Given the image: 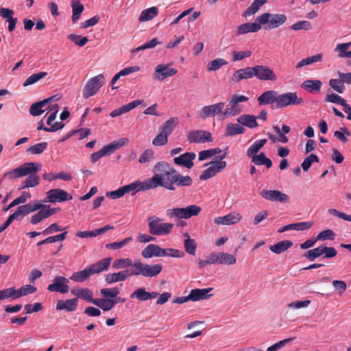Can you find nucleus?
I'll return each instance as SVG.
<instances>
[{
	"label": "nucleus",
	"mask_w": 351,
	"mask_h": 351,
	"mask_svg": "<svg viewBox=\"0 0 351 351\" xmlns=\"http://www.w3.org/2000/svg\"><path fill=\"white\" fill-rule=\"evenodd\" d=\"M154 175L150 178L152 189L161 186L175 191L176 187L190 186L193 184L191 176L180 174L166 161L157 162L154 167Z\"/></svg>",
	"instance_id": "f257e3e1"
},
{
	"label": "nucleus",
	"mask_w": 351,
	"mask_h": 351,
	"mask_svg": "<svg viewBox=\"0 0 351 351\" xmlns=\"http://www.w3.org/2000/svg\"><path fill=\"white\" fill-rule=\"evenodd\" d=\"M259 106L270 105L272 109H282L289 106H298L304 102L297 92H287L280 94L276 90H269L263 92L258 98Z\"/></svg>",
	"instance_id": "f03ea898"
},
{
	"label": "nucleus",
	"mask_w": 351,
	"mask_h": 351,
	"mask_svg": "<svg viewBox=\"0 0 351 351\" xmlns=\"http://www.w3.org/2000/svg\"><path fill=\"white\" fill-rule=\"evenodd\" d=\"M40 169V165L38 163L33 162H25L17 168L5 173L3 178H8L10 180H14L28 176L23 181L21 189L34 187L39 183V176L36 175V173Z\"/></svg>",
	"instance_id": "7ed1b4c3"
},
{
	"label": "nucleus",
	"mask_w": 351,
	"mask_h": 351,
	"mask_svg": "<svg viewBox=\"0 0 351 351\" xmlns=\"http://www.w3.org/2000/svg\"><path fill=\"white\" fill-rule=\"evenodd\" d=\"M162 270V265L160 263L149 265L143 263L140 260L134 261L132 274L135 276H141L145 278L156 277Z\"/></svg>",
	"instance_id": "20e7f679"
},
{
	"label": "nucleus",
	"mask_w": 351,
	"mask_h": 351,
	"mask_svg": "<svg viewBox=\"0 0 351 351\" xmlns=\"http://www.w3.org/2000/svg\"><path fill=\"white\" fill-rule=\"evenodd\" d=\"M162 219L152 216L147 219L149 232L152 235L162 236L169 234L173 230V224L163 223Z\"/></svg>",
	"instance_id": "39448f33"
},
{
	"label": "nucleus",
	"mask_w": 351,
	"mask_h": 351,
	"mask_svg": "<svg viewBox=\"0 0 351 351\" xmlns=\"http://www.w3.org/2000/svg\"><path fill=\"white\" fill-rule=\"evenodd\" d=\"M202 210L201 207L197 205H190L185 208H173L167 210V215L172 218L189 219L194 216H197Z\"/></svg>",
	"instance_id": "423d86ee"
},
{
	"label": "nucleus",
	"mask_w": 351,
	"mask_h": 351,
	"mask_svg": "<svg viewBox=\"0 0 351 351\" xmlns=\"http://www.w3.org/2000/svg\"><path fill=\"white\" fill-rule=\"evenodd\" d=\"M226 158V155H223L218 160H215L205 165L208 166L205 170H204L199 176L201 180H206L209 178L214 177L217 173L221 172L226 167L227 163L223 160Z\"/></svg>",
	"instance_id": "0eeeda50"
},
{
	"label": "nucleus",
	"mask_w": 351,
	"mask_h": 351,
	"mask_svg": "<svg viewBox=\"0 0 351 351\" xmlns=\"http://www.w3.org/2000/svg\"><path fill=\"white\" fill-rule=\"evenodd\" d=\"M128 140L126 138H121L118 141H114L111 143L103 147L99 151L94 152L90 156V160L92 162H96L99 158L105 156H109L121 147H123Z\"/></svg>",
	"instance_id": "6e6552de"
},
{
	"label": "nucleus",
	"mask_w": 351,
	"mask_h": 351,
	"mask_svg": "<svg viewBox=\"0 0 351 351\" xmlns=\"http://www.w3.org/2000/svg\"><path fill=\"white\" fill-rule=\"evenodd\" d=\"M105 77L103 74H99L90 78L86 84L83 89V97L88 99L94 95L98 90L104 84Z\"/></svg>",
	"instance_id": "1a4fd4ad"
},
{
	"label": "nucleus",
	"mask_w": 351,
	"mask_h": 351,
	"mask_svg": "<svg viewBox=\"0 0 351 351\" xmlns=\"http://www.w3.org/2000/svg\"><path fill=\"white\" fill-rule=\"evenodd\" d=\"M47 195L43 199L44 202H62L73 198L72 195L66 191L60 189H51L47 193Z\"/></svg>",
	"instance_id": "9d476101"
},
{
	"label": "nucleus",
	"mask_w": 351,
	"mask_h": 351,
	"mask_svg": "<svg viewBox=\"0 0 351 351\" xmlns=\"http://www.w3.org/2000/svg\"><path fill=\"white\" fill-rule=\"evenodd\" d=\"M186 138L190 143H204L213 141L210 132L205 130H191L187 133Z\"/></svg>",
	"instance_id": "9b49d317"
},
{
	"label": "nucleus",
	"mask_w": 351,
	"mask_h": 351,
	"mask_svg": "<svg viewBox=\"0 0 351 351\" xmlns=\"http://www.w3.org/2000/svg\"><path fill=\"white\" fill-rule=\"evenodd\" d=\"M254 77H256L259 80H277V75L269 66L265 65H256L254 66Z\"/></svg>",
	"instance_id": "f8f14e48"
},
{
	"label": "nucleus",
	"mask_w": 351,
	"mask_h": 351,
	"mask_svg": "<svg viewBox=\"0 0 351 351\" xmlns=\"http://www.w3.org/2000/svg\"><path fill=\"white\" fill-rule=\"evenodd\" d=\"M125 194L131 193L136 194L140 191H147L152 189L150 178L146 179L143 182L139 180L135 181L129 184L122 186Z\"/></svg>",
	"instance_id": "ddd939ff"
},
{
	"label": "nucleus",
	"mask_w": 351,
	"mask_h": 351,
	"mask_svg": "<svg viewBox=\"0 0 351 351\" xmlns=\"http://www.w3.org/2000/svg\"><path fill=\"white\" fill-rule=\"evenodd\" d=\"M69 282V279L64 276H56L53 282L48 286L47 289L51 292L66 293L69 291V287L67 285Z\"/></svg>",
	"instance_id": "4468645a"
},
{
	"label": "nucleus",
	"mask_w": 351,
	"mask_h": 351,
	"mask_svg": "<svg viewBox=\"0 0 351 351\" xmlns=\"http://www.w3.org/2000/svg\"><path fill=\"white\" fill-rule=\"evenodd\" d=\"M178 73V70L170 68L169 64H158L155 68L154 79L158 81H162L165 79L171 77Z\"/></svg>",
	"instance_id": "2eb2a0df"
},
{
	"label": "nucleus",
	"mask_w": 351,
	"mask_h": 351,
	"mask_svg": "<svg viewBox=\"0 0 351 351\" xmlns=\"http://www.w3.org/2000/svg\"><path fill=\"white\" fill-rule=\"evenodd\" d=\"M225 104L223 102H219L215 104L205 106L202 108L199 116L202 119L214 117L217 114L223 113L222 110L224 108Z\"/></svg>",
	"instance_id": "dca6fc26"
},
{
	"label": "nucleus",
	"mask_w": 351,
	"mask_h": 351,
	"mask_svg": "<svg viewBox=\"0 0 351 351\" xmlns=\"http://www.w3.org/2000/svg\"><path fill=\"white\" fill-rule=\"evenodd\" d=\"M261 195L265 199L271 202L287 203L289 200V196L278 190H263Z\"/></svg>",
	"instance_id": "f3484780"
},
{
	"label": "nucleus",
	"mask_w": 351,
	"mask_h": 351,
	"mask_svg": "<svg viewBox=\"0 0 351 351\" xmlns=\"http://www.w3.org/2000/svg\"><path fill=\"white\" fill-rule=\"evenodd\" d=\"M165 249L156 244H149L143 250L141 255L145 258L155 257H162L165 255Z\"/></svg>",
	"instance_id": "a211bd4d"
},
{
	"label": "nucleus",
	"mask_w": 351,
	"mask_h": 351,
	"mask_svg": "<svg viewBox=\"0 0 351 351\" xmlns=\"http://www.w3.org/2000/svg\"><path fill=\"white\" fill-rule=\"evenodd\" d=\"M196 154L193 152H186L173 158V162L179 166L191 169L193 167V160L195 158Z\"/></svg>",
	"instance_id": "6ab92c4d"
},
{
	"label": "nucleus",
	"mask_w": 351,
	"mask_h": 351,
	"mask_svg": "<svg viewBox=\"0 0 351 351\" xmlns=\"http://www.w3.org/2000/svg\"><path fill=\"white\" fill-rule=\"evenodd\" d=\"M242 218L241 214L233 212L223 217H219L215 219L214 222L216 224L233 225L237 223Z\"/></svg>",
	"instance_id": "aec40b11"
},
{
	"label": "nucleus",
	"mask_w": 351,
	"mask_h": 351,
	"mask_svg": "<svg viewBox=\"0 0 351 351\" xmlns=\"http://www.w3.org/2000/svg\"><path fill=\"white\" fill-rule=\"evenodd\" d=\"M131 276H133V274H132V269H124L117 273L107 274L105 280L108 284H112L119 281H124Z\"/></svg>",
	"instance_id": "412c9836"
},
{
	"label": "nucleus",
	"mask_w": 351,
	"mask_h": 351,
	"mask_svg": "<svg viewBox=\"0 0 351 351\" xmlns=\"http://www.w3.org/2000/svg\"><path fill=\"white\" fill-rule=\"evenodd\" d=\"M254 66H248L240 69L235 71L232 76L231 80L234 82H239L243 80L250 79L254 77Z\"/></svg>",
	"instance_id": "4be33fe9"
},
{
	"label": "nucleus",
	"mask_w": 351,
	"mask_h": 351,
	"mask_svg": "<svg viewBox=\"0 0 351 351\" xmlns=\"http://www.w3.org/2000/svg\"><path fill=\"white\" fill-rule=\"evenodd\" d=\"M111 261L112 258L110 257L105 258L89 265L88 268L90 270L92 275L106 271L110 265Z\"/></svg>",
	"instance_id": "5701e85b"
},
{
	"label": "nucleus",
	"mask_w": 351,
	"mask_h": 351,
	"mask_svg": "<svg viewBox=\"0 0 351 351\" xmlns=\"http://www.w3.org/2000/svg\"><path fill=\"white\" fill-rule=\"evenodd\" d=\"M158 295V293L156 291L148 292L145 288H139L130 295V298L132 299L136 298L140 301H146L156 298Z\"/></svg>",
	"instance_id": "b1692460"
},
{
	"label": "nucleus",
	"mask_w": 351,
	"mask_h": 351,
	"mask_svg": "<svg viewBox=\"0 0 351 351\" xmlns=\"http://www.w3.org/2000/svg\"><path fill=\"white\" fill-rule=\"evenodd\" d=\"M71 293L77 298H80L92 304L93 301L95 300V299L93 298V291L88 288L73 289Z\"/></svg>",
	"instance_id": "393cba45"
},
{
	"label": "nucleus",
	"mask_w": 351,
	"mask_h": 351,
	"mask_svg": "<svg viewBox=\"0 0 351 351\" xmlns=\"http://www.w3.org/2000/svg\"><path fill=\"white\" fill-rule=\"evenodd\" d=\"M322 83L319 80H306L301 84V88L308 93H319Z\"/></svg>",
	"instance_id": "a878e982"
},
{
	"label": "nucleus",
	"mask_w": 351,
	"mask_h": 351,
	"mask_svg": "<svg viewBox=\"0 0 351 351\" xmlns=\"http://www.w3.org/2000/svg\"><path fill=\"white\" fill-rule=\"evenodd\" d=\"M55 97L56 96H52L41 101L34 103L29 108V113L34 117L40 115L45 111V110H40V108H43L45 106L52 101Z\"/></svg>",
	"instance_id": "bb28decb"
},
{
	"label": "nucleus",
	"mask_w": 351,
	"mask_h": 351,
	"mask_svg": "<svg viewBox=\"0 0 351 351\" xmlns=\"http://www.w3.org/2000/svg\"><path fill=\"white\" fill-rule=\"evenodd\" d=\"M211 290H213V288L192 289L189 293L191 301L195 302L209 298L211 296V294H209Z\"/></svg>",
	"instance_id": "cd10ccee"
},
{
	"label": "nucleus",
	"mask_w": 351,
	"mask_h": 351,
	"mask_svg": "<svg viewBox=\"0 0 351 351\" xmlns=\"http://www.w3.org/2000/svg\"><path fill=\"white\" fill-rule=\"evenodd\" d=\"M77 306V299L73 298L66 300H58L56 304V310H66L67 311H74Z\"/></svg>",
	"instance_id": "c85d7f7f"
},
{
	"label": "nucleus",
	"mask_w": 351,
	"mask_h": 351,
	"mask_svg": "<svg viewBox=\"0 0 351 351\" xmlns=\"http://www.w3.org/2000/svg\"><path fill=\"white\" fill-rule=\"evenodd\" d=\"M261 29V25L256 23H246L239 25L237 29L238 36L250 32H256Z\"/></svg>",
	"instance_id": "c756f323"
},
{
	"label": "nucleus",
	"mask_w": 351,
	"mask_h": 351,
	"mask_svg": "<svg viewBox=\"0 0 351 351\" xmlns=\"http://www.w3.org/2000/svg\"><path fill=\"white\" fill-rule=\"evenodd\" d=\"M237 121L241 125L249 128H254L258 125L256 121V117L251 114H242L237 118Z\"/></svg>",
	"instance_id": "7c9ffc66"
},
{
	"label": "nucleus",
	"mask_w": 351,
	"mask_h": 351,
	"mask_svg": "<svg viewBox=\"0 0 351 351\" xmlns=\"http://www.w3.org/2000/svg\"><path fill=\"white\" fill-rule=\"evenodd\" d=\"M242 112L241 108L239 104L234 103L232 99L228 101L227 108L223 112L222 115L223 117H234Z\"/></svg>",
	"instance_id": "2f4dec72"
},
{
	"label": "nucleus",
	"mask_w": 351,
	"mask_h": 351,
	"mask_svg": "<svg viewBox=\"0 0 351 351\" xmlns=\"http://www.w3.org/2000/svg\"><path fill=\"white\" fill-rule=\"evenodd\" d=\"M293 245V242L289 240H284L278 242L276 244L269 246V250L276 254H281Z\"/></svg>",
	"instance_id": "473e14b6"
},
{
	"label": "nucleus",
	"mask_w": 351,
	"mask_h": 351,
	"mask_svg": "<svg viewBox=\"0 0 351 351\" xmlns=\"http://www.w3.org/2000/svg\"><path fill=\"white\" fill-rule=\"evenodd\" d=\"M91 276L90 270L87 267L82 271L74 272L69 278L75 282H82L88 280Z\"/></svg>",
	"instance_id": "72a5a7b5"
},
{
	"label": "nucleus",
	"mask_w": 351,
	"mask_h": 351,
	"mask_svg": "<svg viewBox=\"0 0 351 351\" xmlns=\"http://www.w3.org/2000/svg\"><path fill=\"white\" fill-rule=\"evenodd\" d=\"M245 128L238 123H228L226 128V136H232L237 134H243Z\"/></svg>",
	"instance_id": "f704fd0d"
},
{
	"label": "nucleus",
	"mask_w": 351,
	"mask_h": 351,
	"mask_svg": "<svg viewBox=\"0 0 351 351\" xmlns=\"http://www.w3.org/2000/svg\"><path fill=\"white\" fill-rule=\"evenodd\" d=\"M267 3V0H254L243 13V16L247 17L256 14L260 8Z\"/></svg>",
	"instance_id": "c9c22d12"
},
{
	"label": "nucleus",
	"mask_w": 351,
	"mask_h": 351,
	"mask_svg": "<svg viewBox=\"0 0 351 351\" xmlns=\"http://www.w3.org/2000/svg\"><path fill=\"white\" fill-rule=\"evenodd\" d=\"M71 7L73 12L72 21L75 23L79 20L80 14L84 11V5L80 3V0H72Z\"/></svg>",
	"instance_id": "e433bc0d"
},
{
	"label": "nucleus",
	"mask_w": 351,
	"mask_h": 351,
	"mask_svg": "<svg viewBox=\"0 0 351 351\" xmlns=\"http://www.w3.org/2000/svg\"><path fill=\"white\" fill-rule=\"evenodd\" d=\"M252 158V162L256 165H265L267 169H269L272 166L271 160L267 158L263 152H261L258 155H256Z\"/></svg>",
	"instance_id": "4c0bfd02"
},
{
	"label": "nucleus",
	"mask_w": 351,
	"mask_h": 351,
	"mask_svg": "<svg viewBox=\"0 0 351 351\" xmlns=\"http://www.w3.org/2000/svg\"><path fill=\"white\" fill-rule=\"evenodd\" d=\"M178 119L173 117L167 120L160 128V132L169 136L178 124Z\"/></svg>",
	"instance_id": "58836bf2"
},
{
	"label": "nucleus",
	"mask_w": 351,
	"mask_h": 351,
	"mask_svg": "<svg viewBox=\"0 0 351 351\" xmlns=\"http://www.w3.org/2000/svg\"><path fill=\"white\" fill-rule=\"evenodd\" d=\"M93 304L101 308L104 311H110L114 307V302L110 298L95 299V301H93Z\"/></svg>",
	"instance_id": "ea45409f"
},
{
	"label": "nucleus",
	"mask_w": 351,
	"mask_h": 351,
	"mask_svg": "<svg viewBox=\"0 0 351 351\" xmlns=\"http://www.w3.org/2000/svg\"><path fill=\"white\" fill-rule=\"evenodd\" d=\"M158 13L156 7H152L142 11L138 20L140 21H147L153 19Z\"/></svg>",
	"instance_id": "a19ab883"
},
{
	"label": "nucleus",
	"mask_w": 351,
	"mask_h": 351,
	"mask_svg": "<svg viewBox=\"0 0 351 351\" xmlns=\"http://www.w3.org/2000/svg\"><path fill=\"white\" fill-rule=\"evenodd\" d=\"M266 139L256 141L247 150V156L252 158L256 155L258 151L265 145Z\"/></svg>",
	"instance_id": "79ce46f5"
},
{
	"label": "nucleus",
	"mask_w": 351,
	"mask_h": 351,
	"mask_svg": "<svg viewBox=\"0 0 351 351\" xmlns=\"http://www.w3.org/2000/svg\"><path fill=\"white\" fill-rule=\"evenodd\" d=\"M287 21V16L282 14H271L269 27L274 29L284 24Z\"/></svg>",
	"instance_id": "37998d69"
},
{
	"label": "nucleus",
	"mask_w": 351,
	"mask_h": 351,
	"mask_svg": "<svg viewBox=\"0 0 351 351\" xmlns=\"http://www.w3.org/2000/svg\"><path fill=\"white\" fill-rule=\"evenodd\" d=\"M322 53H317L315 56L307 57L298 62L295 67L296 69H300L304 66L319 62L322 60Z\"/></svg>",
	"instance_id": "c03bdc74"
},
{
	"label": "nucleus",
	"mask_w": 351,
	"mask_h": 351,
	"mask_svg": "<svg viewBox=\"0 0 351 351\" xmlns=\"http://www.w3.org/2000/svg\"><path fill=\"white\" fill-rule=\"evenodd\" d=\"M47 147L48 143L47 142H41L29 147L26 152L29 154L38 155L43 153Z\"/></svg>",
	"instance_id": "a18cd8bd"
},
{
	"label": "nucleus",
	"mask_w": 351,
	"mask_h": 351,
	"mask_svg": "<svg viewBox=\"0 0 351 351\" xmlns=\"http://www.w3.org/2000/svg\"><path fill=\"white\" fill-rule=\"evenodd\" d=\"M134 262L129 258H119L114 261L112 267L114 269H125L129 267H132Z\"/></svg>",
	"instance_id": "49530a36"
},
{
	"label": "nucleus",
	"mask_w": 351,
	"mask_h": 351,
	"mask_svg": "<svg viewBox=\"0 0 351 351\" xmlns=\"http://www.w3.org/2000/svg\"><path fill=\"white\" fill-rule=\"evenodd\" d=\"M36 290L37 289L35 287L31 285H26L21 287L19 289H15V298H19L30 293H33L36 292Z\"/></svg>",
	"instance_id": "de8ad7c7"
},
{
	"label": "nucleus",
	"mask_w": 351,
	"mask_h": 351,
	"mask_svg": "<svg viewBox=\"0 0 351 351\" xmlns=\"http://www.w3.org/2000/svg\"><path fill=\"white\" fill-rule=\"evenodd\" d=\"M221 152V149L220 148H214L206 150L201 151L199 153V160L202 161L213 157L215 155L219 154Z\"/></svg>",
	"instance_id": "09e8293b"
},
{
	"label": "nucleus",
	"mask_w": 351,
	"mask_h": 351,
	"mask_svg": "<svg viewBox=\"0 0 351 351\" xmlns=\"http://www.w3.org/2000/svg\"><path fill=\"white\" fill-rule=\"evenodd\" d=\"M226 64H228V62L226 60L219 58L210 62L207 65V69L209 71H215Z\"/></svg>",
	"instance_id": "8fccbe9b"
},
{
	"label": "nucleus",
	"mask_w": 351,
	"mask_h": 351,
	"mask_svg": "<svg viewBox=\"0 0 351 351\" xmlns=\"http://www.w3.org/2000/svg\"><path fill=\"white\" fill-rule=\"evenodd\" d=\"M322 255H323L322 245H320L316 248L309 250L304 254V256L309 261H313Z\"/></svg>",
	"instance_id": "3c124183"
},
{
	"label": "nucleus",
	"mask_w": 351,
	"mask_h": 351,
	"mask_svg": "<svg viewBox=\"0 0 351 351\" xmlns=\"http://www.w3.org/2000/svg\"><path fill=\"white\" fill-rule=\"evenodd\" d=\"M219 263L220 265H233L236 263L237 258L234 256L226 253L219 252Z\"/></svg>",
	"instance_id": "603ef678"
},
{
	"label": "nucleus",
	"mask_w": 351,
	"mask_h": 351,
	"mask_svg": "<svg viewBox=\"0 0 351 351\" xmlns=\"http://www.w3.org/2000/svg\"><path fill=\"white\" fill-rule=\"evenodd\" d=\"M132 241V237H129L124 239H123L121 241L119 242H113L110 243L106 244L105 247L107 249H111V250H118L123 247L125 245H126L128 243L131 242Z\"/></svg>",
	"instance_id": "864d4df0"
},
{
	"label": "nucleus",
	"mask_w": 351,
	"mask_h": 351,
	"mask_svg": "<svg viewBox=\"0 0 351 351\" xmlns=\"http://www.w3.org/2000/svg\"><path fill=\"white\" fill-rule=\"evenodd\" d=\"M143 102H144L143 100H140V99L134 100L126 105H123L121 108H118V110L120 112L121 114H123L129 112L130 110L135 108L138 106L143 104Z\"/></svg>",
	"instance_id": "5fc2aeb1"
},
{
	"label": "nucleus",
	"mask_w": 351,
	"mask_h": 351,
	"mask_svg": "<svg viewBox=\"0 0 351 351\" xmlns=\"http://www.w3.org/2000/svg\"><path fill=\"white\" fill-rule=\"evenodd\" d=\"M319 162L318 156L312 154L303 160V162L301 164V167L304 171H307L310 169L313 162Z\"/></svg>",
	"instance_id": "6e6d98bb"
},
{
	"label": "nucleus",
	"mask_w": 351,
	"mask_h": 351,
	"mask_svg": "<svg viewBox=\"0 0 351 351\" xmlns=\"http://www.w3.org/2000/svg\"><path fill=\"white\" fill-rule=\"evenodd\" d=\"M47 75L46 72H39L30 75L23 83L24 86L32 85Z\"/></svg>",
	"instance_id": "4d7b16f0"
},
{
	"label": "nucleus",
	"mask_w": 351,
	"mask_h": 351,
	"mask_svg": "<svg viewBox=\"0 0 351 351\" xmlns=\"http://www.w3.org/2000/svg\"><path fill=\"white\" fill-rule=\"evenodd\" d=\"M290 229L302 231L309 229L313 225V221H303L294 223H290Z\"/></svg>",
	"instance_id": "13d9d810"
},
{
	"label": "nucleus",
	"mask_w": 351,
	"mask_h": 351,
	"mask_svg": "<svg viewBox=\"0 0 351 351\" xmlns=\"http://www.w3.org/2000/svg\"><path fill=\"white\" fill-rule=\"evenodd\" d=\"M329 86L339 93H343L346 87L341 81V79H331L329 80Z\"/></svg>",
	"instance_id": "bf43d9fd"
},
{
	"label": "nucleus",
	"mask_w": 351,
	"mask_h": 351,
	"mask_svg": "<svg viewBox=\"0 0 351 351\" xmlns=\"http://www.w3.org/2000/svg\"><path fill=\"white\" fill-rule=\"evenodd\" d=\"M100 292L103 297L113 299L114 298H117V296L119 294L120 291L118 287H113L101 289Z\"/></svg>",
	"instance_id": "052dcab7"
},
{
	"label": "nucleus",
	"mask_w": 351,
	"mask_h": 351,
	"mask_svg": "<svg viewBox=\"0 0 351 351\" xmlns=\"http://www.w3.org/2000/svg\"><path fill=\"white\" fill-rule=\"evenodd\" d=\"M325 101L327 102L337 104L342 106L346 103V101L343 98L335 93L327 94Z\"/></svg>",
	"instance_id": "680f3d73"
},
{
	"label": "nucleus",
	"mask_w": 351,
	"mask_h": 351,
	"mask_svg": "<svg viewBox=\"0 0 351 351\" xmlns=\"http://www.w3.org/2000/svg\"><path fill=\"white\" fill-rule=\"evenodd\" d=\"M154 157V152L152 149H147L139 157L138 162L141 164L149 162L150 161L152 160Z\"/></svg>",
	"instance_id": "e2e57ef3"
},
{
	"label": "nucleus",
	"mask_w": 351,
	"mask_h": 351,
	"mask_svg": "<svg viewBox=\"0 0 351 351\" xmlns=\"http://www.w3.org/2000/svg\"><path fill=\"white\" fill-rule=\"evenodd\" d=\"M184 245L185 251L188 254H189L191 255L195 254V250L197 248V244L194 239H192L190 238L185 239L184 242Z\"/></svg>",
	"instance_id": "0e129e2a"
},
{
	"label": "nucleus",
	"mask_w": 351,
	"mask_h": 351,
	"mask_svg": "<svg viewBox=\"0 0 351 351\" xmlns=\"http://www.w3.org/2000/svg\"><path fill=\"white\" fill-rule=\"evenodd\" d=\"M335 238V232L330 230H325L322 232H320L317 236V239L318 241H325V240H334Z\"/></svg>",
	"instance_id": "69168bd1"
},
{
	"label": "nucleus",
	"mask_w": 351,
	"mask_h": 351,
	"mask_svg": "<svg viewBox=\"0 0 351 351\" xmlns=\"http://www.w3.org/2000/svg\"><path fill=\"white\" fill-rule=\"evenodd\" d=\"M351 133L346 127H341L340 130H337L334 133V136L337 138L342 143H346L348 138L346 136H350Z\"/></svg>",
	"instance_id": "338daca9"
},
{
	"label": "nucleus",
	"mask_w": 351,
	"mask_h": 351,
	"mask_svg": "<svg viewBox=\"0 0 351 351\" xmlns=\"http://www.w3.org/2000/svg\"><path fill=\"white\" fill-rule=\"evenodd\" d=\"M68 38L73 42L75 45L83 47L84 46L88 41V38L84 36L82 37L80 35L76 34H70L68 36Z\"/></svg>",
	"instance_id": "774afa93"
}]
</instances>
